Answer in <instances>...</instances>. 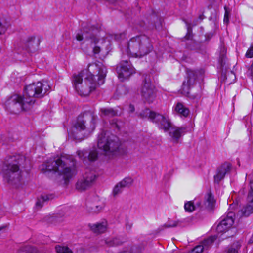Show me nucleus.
<instances>
[{
    "mask_svg": "<svg viewBox=\"0 0 253 253\" xmlns=\"http://www.w3.org/2000/svg\"><path fill=\"white\" fill-rule=\"evenodd\" d=\"M129 112H131V113H132L135 110V108H134V107L133 105L130 104L129 106Z\"/></svg>",
    "mask_w": 253,
    "mask_h": 253,
    "instance_id": "obj_43",
    "label": "nucleus"
},
{
    "mask_svg": "<svg viewBox=\"0 0 253 253\" xmlns=\"http://www.w3.org/2000/svg\"><path fill=\"white\" fill-rule=\"evenodd\" d=\"M240 212L241 216L248 217L253 213V207L247 203L246 205L241 209Z\"/></svg>",
    "mask_w": 253,
    "mask_h": 253,
    "instance_id": "obj_22",
    "label": "nucleus"
},
{
    "mask_svg": "<svg viewBox=\"0 0 253 253\" xmlns=\"http://www.w3.org/2000/svg\"><path fill=\"white\" fill-rule=\"evenodd\" d=\"M7 29V27L0 22V34L4 33Z\"/></svg>",
    "mask_w": 253,
    "mask_h": 253,
    "instance_id": "obj_41",
    "label": "nucleus"
},
{
    "mask_svg": "<svg viewBox=\"0 0 253 253\" xmlns=\"http://www.w3.org/2000/svg\"><path fill=\"white\" fill-rule=\"evenodd\" d=\"M107 223L103 221L100 223L94 224L90 226L91 230L95 233L100 234L105 232L107 230Z\"/></svg>",
    "mask_w": 253,
    "mask_h": 253,
    "instance_id": "obj_17",
    "label": "nucleus"
},
{
    "mask_svg": "<svg viewBox=\"0 0 253 253\" xmlns=\"http://www.w3.org/2000/svg\"><path fill=\"white\" fill-rule=\"evenodd\" d=\"M124 242L120 238H108L105 240L106 244L108 246H115L121 245Z\"/></svg>",
    "mask_w": 253,
    "mask_h": 253,
    "instance_id": "obj_24",
    "label": "nucleus"
},
{
    "mask_svg": "<svg viewBox=\"0 0 253 253\" xmlns=\"http://www.w3.org/2000/svg\"><path fill=\"white\" fill-rule=\"evenodd\" d=\"M126 228H128L129 229H130V226H127V225H126Z\"/></svg>",
    "mask_w": 253,
    "mask_h": 253,
    "instance_id": "obj_48",
    "label": "nucleus"
},
{
    "mask_svg": "<svg viewBox=\"0 0 253 253\" xmlns=\"http://www.w3.org/2000/svg\"><path fill=\"white\" fill-rule=\"evenodd\" d=\"M124 188L118 182L114 187L112 191V194L114 196H116L121 194L124 190Z\"/></svg>",
    "mask_w": 253,
    "mask_h": 253,
    "instance_id": "obj_30",
    "label": "nucleus"
},
{
    "mask_svg": "<svg viewBox=\"0 0 253 253\" xmlns=\"http://www.w3.org/2000/svg\"><path fill=\"white\" fill-rule=\"evenodd\" d=\"M250 242L253 243V234L252 235L251 239H250Z\"/></svg>",
    "mask_w": 253,
    "mask_h": 253,
    "instance_id": "obj_44",
    "label": "nucleus"
},
{
    "mask_svg": "<svg viewBox=\"0 0 253 253\" xmlns=\"http://www.w3.org/2000/svg\"><path fill=\"white\" fill-rule=\"evenodd\" d=\"M184 209L186 211L191 212L194 211L195 206L191 201H189L185 204Z\"/></svg>",
    "mask_w": 253,
    "mask_h": 253,
    "instance_id": "obj_32",
    "label": "nucleus"
},
{
    "mask_svg": "<svg viewBox=\"0 0 253 253\" xmlns=\"http://www.w3.org/2000/svg\"><path fill=\"white\" fill-rule=\"evenodd\" d=\"M99 32V27L90 24H87L84 27L83 33H78L76 35V39L78 41H82L83 43L89 44L90 47L93 48L94 54H98L100 52V47L97 45L99 43V39L98 34Z\"/></svg>",
    "mask_w": 253,
    "mask_h": 253,
    "instance_id": "obj_4",
    "label": "nucleus"
},
{
    "mask_svg": "<svg viewBox=\"0 0 253 253\" xmlns=\"http://www.w3.org/2000/svg\"><path fill=\"white\" fill-rule=\"evenodd\" d=\"M233 216V213H229L226 216L222 217L216 228L218 232H225L231 228L234 223Z\"/></svg>",
    "mask_w": 253,
    "mask_h": 253,
    "instance_id": "obj_13",
    "label": "nucleus"
},
{
    "mask_svg": "<svg viewBox=\"0 0 253 253\" xmlns=\"http://www.w3.org/2000/svg\"><path fill=\"white\" fill-rule=\"evenodd\" d=\"M51 199H52V196L51 195H41V196L38 199L36 206L37 207L41 208L43 206L44 202Z\"/></svg>",
    "mask_w": 253,
    "mask_h": 253,
    "instance_id": "obj_25",
    "label": "nucleus"
},
{
    "mask_svg": "<svg viewBox=\"0 0 253 253\" xmlns=\"http://www.w3.org/2000/svg\"><path fill=\"white\" fill-rule=\"evenodd\" d=\"M227 253H238L237 249L231 247L228 249Z\"/></svg>",
    "mask_w": 253,
    "mask_h": 253,
    "instance_id": "obj_42",
    "label": "nucleus"
},
{
    "mask_svg": "<svg viewBox=\"0 0 253 253\" xmlns=\"http://www.w3.org/2000/svg\"><path fill=\"white\" fill-rule=\"evenodd\" d=\"M120 122H118L117 120L114 119L112 121L111 125L113 127H115L118 129H120Z\"/></svg>",
    "mask_w": 253,
    "mask_h": 253,
    "instance_id": "obj_40",
    "label": "nucleus"
},
{
    "mask_svg": "<svg viewBox=\"0 0 253 253\" xmlns=\"http://www.w3.org/2000/svg\"><path fill=\"white\" fill-rule=\"evenodd\" d=\"M56 251V253H73L72 251L67 247L57 246Z\"/></svg>",
    "mask_w": 253,
    "mask_h": 253,
    "instance_id": "obj_31",
    "label": "nucleus"
},
{
    "mask_svg": "<svg viewBox=\"0 0 253 253\" xmlns=\"http://www.w3.org/2000/svg\"><path fill=\"white\" fill-rule=\"evenodd\" d=\"M85 123L86 121L85 120L82 118H78L69 131V135L77 140L84 139L86 135L91 132L95 129V119L93 117H92L91 125L89 127L86 126Z\"/></svg>",
    "mask_w": 253,
    "mask_h": 253,
    "instance_id": "obj_6",
    "label": "nucleus"
},
{
    "mask_svg": "<svg viewBox=\"0 0 253 253\" xmlns=\"http://www.w3.org/2000/svg\"><path fill=\"white\" fill-rule=\"evenodd\" d=\"M153 46L149 38L145 35L133 37L127 43L125 52L128 56L141 58L150 52Z\"/></svg>",
    "mask_w": 253,
    "mask_h": 253,
    "instance_id": "obj_3",
    "label": "nucleus"
},
{
    "mask_svg": "<svg viewBox=\"0 0 253 253\" xmlns=\"http://www.w3.org/2000/svg\"><path fill=\"white\" fill-rule=\"evenodd\" d=\"M246 56L247 58H252L253 57V45H251L248 49L246 53Z\"/></svg>",
    "mask_w": 253,
    "mask_h": 253,
    "instance_id": "obj_37",
    "label": "nucleus"
},
{
    "mask_svg": "<svg viewBox=\"0 0 253 253\" xmlns=\"http://www.w3.org/2000/svg\"><path fill=\"white\" fill-rule=\"evenodd\" d=\"M102 208L103 206L98 205L90 206L88 207L89 210L92 212H97L101 211Z\"/></svg>",
    "mask_w": 253,
    "mask_h": 253,
    "instance_id": "obj_35",
    "label": "nucleus"
},
{
    "mask_svg": "<svg viewBox=\"0 0 253 253\" xmlns=\"http://www.w3.org/2000/svg\"><path fill=\"white\" fill-rule=\"evenodd\" d=\"M139 116L142 118H148L152 122L156 124L160 129H163L165 132L168 131L172 125L168 117L152 111L149 109L142 111Z\"/></svg>",
    "mask_w": 253,
    "mask_h": 253,
    "instance_id": "obj_10",
    "label": "nucleus"
},
{
    "mask_svg": "<svg viewBox=\"0 0 253 253\" xmlns=\"http://www.w3.org/2000/svg\"><path fill=\"white\" fill-rule=\"evenodd\" d=\"M169 135L173 142L178 143L179 139L186 132V127L173 126L172 125L169 130Z\"/></svg>",
    "mask_w": 253,
    "mask_h": 253,
    "instance_id": "obj_14",
    "label": "nucleus"
},
{
    "mask_svg": "<svg viewBox=\"0 0 253 253\" xmlns=\"http://www.w3.org/2000/svg\"><path fill=\"white\" fill-rule=\"evenodd\" d=\"M40 169L43 172L53 171L58 173L66 183L77 173L74 158L67 155L50 158L42 164Z\"/></svg>",
    "mask_w": 253,
    "mask_h": 253,
    "instance_id": "obj_2",
    "label": "nucleus"
},
{
    "mask_svg": "<svg viewBox=\"0 0 253 253\" xmlns=\"http://www.w3.org/2000/svg\"><path fill=\"white\" fill-rule=\"evenodd\" d=\"M179 222L176 221H171L169 222L165 223L164 226L166 228H171L175 227L178 225Z\"/></svg>",
    "mask_w": 253,
    "mask_h": 253,
    "instance_id": "obj_36",
    "label": "nucleus"
},
{
    "mask_svg": "<svg viewBox=\"0 0 253 253\" xmlns=\"http://www.w3.org/2000/svg\"><path fill=\"white\" fill-rule=\"evenodd\" d=\"M91 185L88 181L82 178L77 182L76 188L79 190L83 191L89 188Z\"/></svg>",
    "mask_w": 253,
    "mask_h": 253,
    "instance_id": "obj_23",
    "label": "nucleus"
},
{
    "mask_svg": "<svg viewBox=\"0 0 253 253\" xmlns=\"http://www.w3.org/2000/svg\"><path fill=\"white\" fill-rule=\"evenodd\" d=\"M133 181V179L131 177H126L119 183L123 188H125L129 187L132 184Z\"/></svg>",
    "mask_w": 253,
    "mask_h": 253,
    "instance_id": "obj_27",
    "label": "nucleus"
},
{
    "mask_svg": "<svg viewBox=\"0 0 253 253\" xmlns=\"http://www.w3.org/2000/svg\"><path fill=\"white\" fill-rule=\"evenodd\" d=\"M230 74L231 75L233 76L234 77V78H235V75L232 73V72H231L230 73Z\"/></svg>",
    "mask_w": 253,
    "mask_h": 253,
    "instance_id": "obj_45",
    "label": "nucleus"
},
{
    "mask_svg": "<svg viewBox=\"0 0 253 253\" xmlns=\"http://www.w3.org/2000/svg\"><path fill=\"white\" fill-rule=\"evenodd\" d=\"M204 247L203 245H199L193 249V253H201L203 252Z\"/></svg>",
    "mask_w": 253,
    "mask_h": 253,
    "instance_id": "obj_38",
    "label": "nucleus"
},
{
    "mask_svg": "<svg viewBox=\"0 0 253 253\" xmlns=\"http://www.w3.org/2000/svg\"><path fill=\"white\" fill-rule=\"evenodd\" d=\"M106 73V68L101 63L91 64L88 70L73 75L71 78L73 86L80 95L87 96L97 85L104 84Z\"/></svg>",
    "mask_w": 253,
    "mask_h": 253,
    "instance_id": "obj_1",
    "label": "nucleus"
},
{
    "mask_svg": "<svg viewBox=\"0 0 253 253\" xmlns=\"http://www.w3.org/2000/svg\"><path fill=\"white\" fill-rule=\"evenodd\" d=\"M116 70L118 78L122 82L135 72L134 69L127 60H122Z\"/></svg>",
    "mask_w": 253,
    "mask_h": 253,
    "instance_id": "obj_12",
    "label": "nucleus"
},
{
    "mask_svg": "<svg viewBox=\"0 0 253 253\" xmlns=\"http://www.w3.org/2000/svg\"><path fill=\"white\" fill-rule=\"evenodd\" d=\"M126 228H128L129 229H130V226H127V225H126Z\"/></svg>",
    "mask_w": 253,
    "mask_h": 253,
    "instance_id": "obj_47",
    "label": "nucleus"
},
{
    "mask_svg": "<svg viewBox=\"0 0 253 253\" xmlns=\"http://www.w3.org/2000/svg\"><path fill=\"white\" fill-rule=\"evenodd\" d=\"M35 39V37L34 36H29L24 40V43L27 46H29L33 44Z\"/></svg>",
    "mask_w": 253,
    "mask_h": 253,
    "instance_id": "obj_34",
    "label": "nucleus"
},
{
    "mask_svg": "<svg viewBox=\"0 0 253 253\" xmlns=\"http://www.w3.org/2000/svg\"><path fill=\"white\" fill-rule=\"evenodd\" d=\"M230 164H223L218 170L217 174L214 176V182L218 183L222 179H223L225 174L230 170Z\"/></svg>",
    "mask_w": 253,
    "mask_h": 253,
    "instance_id": "obj_16",
    "label": "nucleus"
},
{
    "mask_svg": "<svg viewBox=\"0 0 253 253\" xmlns=\"http://www.w3.org/2000/svg\"><path fill=\"white\" fill-rule=\"evenodd\" d=\"M215 203V200L211 192H208L205 196V207L208 209H211L213 208Z\"/></svg>",
    "mask_w": 253,
    "mask_h": 253,
    "instance_id": "obj_20",
    "label": "nucleus"
},
{
    "mask_svg": "<svg viewBox=\"0 0 253 253\" xmlns=\"http://www.w3.org/2000/svg\"><path fill=\"white\" fill-rule=\"evenodd\" d=\"M119 146L120 143L114 136H106V133H101L98 136V149L106 156H114L118 151Z\"/></svg>",
    "mask_w": 253,
    "mask_h": 253,
    "instance_id": "obj_5",
    "label": "nucleus"
},
{
    "mask_svg": "<svg viewBox=\"0 0 253 253\" xmlns=\"http://www.w3.org/2000/svg\"><path fill=\"white\" fill-rule=\"evenodd\" d=\"M250 190L247 196V203L253 207V179L250 182Z\"/></svg>",
    "mask_w": 253,
    "mask_h": 253,
    "instance_id": "obj_28",
    "label": "nucleus"
},
{
    "mask_svg": "<svg viewBox=\"0 0 253 253\" xmlns=\"http://www.w3.org/2000/svg\"><path fill=\"white\" fill-rule=\"evenodd\" d=\"M142 97L148 103H152L156 96V90L149 79H145L139 88Z\"/></svg>",
    "mask_w": 253,
    "mask_h": 253,
    "instance_id": "obj_11",
    "label": "nucleus"
},
{
    "mask_svg": "<svg viewBox=\"0 0 253 253\" xmlns=\"http://www.w3.org/2000/svg\"><path fill=\"white\" fill-rule=\"evenodd\" d=\"M32 100H27L24 96L15 94L5 102L7 110L12 113H18L22 111H28L32 108Z\"/></svg>",
    "mask_w": 253,
    "mask_h": 253,
    "instance_id": "obj_8",
    "label": "nucleus"
},
{
    "mask_svg": "<svg viewBox=\"0 0 253 253\" xmlns=\"http://www.w3.org/2000/svg\"><path fill=\"white\" fill-rule=\"evenodd\" d=\"M224 9H225V14H224V22L228 23V22L229 21V13L227 11V7L225 6Z\"/></svg>",
    "mask_w": 253,
    "mask_h": 253,
    "instance_id": "obj_39",
    "label": "nucleus"
},
{
    "mask_svg": "<svg viewBox=\"0 0 253 253\" xmlns=\"http://www.w3.org/2000/svg\"><path fill=\"white\" fill-rule=\"evenodd\" d=\"M187 74L188 79L187 81L183 82L181 89L182 93L186 95L189 94V89L194 84L196 79L195 72L194 71H188Z\"/></svg>",
    "mask_w": 253,
    "mask_h": 253,
    "instance_id": "obj_15",
    "label": "nucleus"
},
{
    "mask_svg": "<svg viewBox=\"0 0 253 253\" xmlns=\"http://www.w3.org/2000/svg\"><path fill=\"white\" fill-rule=\"evenodd\" d=\"M175 112L181 117H187L190 113L189 109L182 103L178 102L175 107Z\"/></svg>",
    "mask_w": 253,
    "mask_h": 253,
    "instance_id": "obj_19",
    "label": "nucleus"
},
{
    "mask_svg": "<svg viewBox=\"0 0 253 253\" xmlns=\"http://www.w3.org/2000/svg\"><path fill=\"white\" fill-rule=\"evenodd\" d=\"M77 153L79 158L83 160L88 157L89 160L94 161L97 158V153L95 150L91 151L88 155L86 151H78Z\"/></svg>",
    "mask_w": 253,
    "mask_h": 253,
    "instance_id": "obj_18",
    "label": "nucleus"
},
{
    "mask_svg": "<svg viewBox=\"0 0 253 253\" xmlns=\"http://www.w3.org/2000/svg\"><path fill=\"white\" fill-rule=\"evenodd\" d=\"M216 239L215 236H211L208 239L205 240L203 242V246L204 248H206L211 244Z\"/></svg>",
    "mask_w": 253,
    "mask_h": 253,
    "instance_id": "obj_33",
    "label": "nucleus"
},
{
    "mask_svg": "<svg viewBox=\"0 0 253 253\" xmlns=\"http://www.w3.org/2000/svg\"><path fill=\"white\" fill-rule=\"evenodd\" d=\"M96 178L97 176L95 172L92 171H87L83 177V178L91 185L94 183Z\"/></svg>",
    "mask_w": 253,
    "mask_h": 253,
    "instance_id": "obj_21",
    "label": "nucleus"
},
{
    "mask_svg": "<svg viewBox=\"0 0 253 253\" xmlns=\"http://www.w3.org/2000/svg\"><path fill=\"white\" fill-rule=\"evenodd\" d=\"M17 253H38V252L36 248L28 246L24 247Z\"/></svg>",
    "mask_w": 253,
    "mask_h": 253,
    "instance_id": "obj_29",
    "label": "nucleus"
},
{
    "mask_svg": "<svg viewBox=\"0 0 253 253\" xmlns=\"http://www.w3.org/2000/svg\"><path fill=\"white\" fill-rule=\"evenodd\" d=\"M15 160V158L12 157L5 162L2 166L1 173L4 179L11 184L19 182L21 177L19 166L14 162Z\"/></svg>",
    "mask_w": 253,
    "mask_h": 253,
    "instance_id": "obj_7",
    "label": "nucleus"
},
{
    "mask_svg": "<svg viewBox=\"0 0 253 253\" xmlns=\"http://www.w3.org/2000/svg\"><path fill=\"white\" fill-rule=\"evenodd\" d=\"M188 253H193V250H192L190 252H189Z\"/></svg>",
    "mask_w": 253,
    "mask_h": 253,
    "instance_id": "obj_46",
    "label": "nucleus"
},
{
    "mask_svg": "<svg viewBox=\"0 0 253 253\" xmlns=\"http://www.w3.org/2000/svg\"><path fill=\"white\" fill-rule=\"evenodd\" d=\"M50 86L47 84L41 82L31 84L25 87L24 96L28 100H32V106L35 102V98L43 97L50 89Z\"/></svg>",
    "mask_w": 253,
    "mask_h": 253,
    "instance_id": "obj_9",
    "label": "nucleus"
},
{
    "mask_svg": "<svg viewBox=\"0 0 253 253\" xmlns=\"http://www.w3.org/2000/svg\"><path fill=\"white\" fill-rule=\"evenodd\" d=\"M3 229V227H0V232Z\"/></svg>",
    "mask_w": 253,
    "mask_h": 253,
    "instance_id": "obj_49",
    "label": "nucleus"
},
{
    "mask_svg": "<svg viewBox=\"0 0 253 253\" xmlns=\"http://www.w3.org/2000/svg\"><path fill=\"white\" fill-rule=\"evenodd\" d=\"M103 116L112 117L117 115V112L112 108H102L101 110Z\"/></svg>",
    "mask_w": 253,
    "mask_h": 253,
    "instance_id": "obj_26",
    "label": "nucleus"
}]
</instances>
